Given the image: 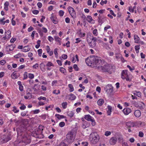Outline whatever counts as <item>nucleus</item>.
<instances>
[{
  "mask_svg": "<svg viewBox=\"0 0 146 146\" xmlns=\"http://www.w3.org/2000/svg\"><path fill=\"white\" fill-rule=\"evenodd\" d=\"M86 64L88 65H91V64H95L97 67L99 65H102V60L95 58L94 57H88L85 59Z\"/></svg>",
  "mask_w": 146,
  "mask_h": 146,
  "instance_id": "f257e3e1",
  "label": "nucleus"
},
{
  "mask_svg": "<svg viewBox=\"0 0 146 146\" xmlns=\"http://www.w3.org/2000/svg\"><path fill=\"white\" fill-rule=\"evenodd\" d=\"M100 139L99 135L97 133L93 132L90 135L89 139L90 142L94 144H96Z\"/></svg>",
  "mask_w": 146,
  "mask_h": 146,
  "instance_id": "f03ea898",
  "label": "nucleus"
},
{
  "mask_svg": "<svg viewBox=\"0 0 146 146\" xmlns=\"http://www.w3.org/2000/svg\"><path fill=\"white\" fill-rule=\"evenodd\" d=\"M76 132L74 130L69 131L66 135V139L69 143H72L76 136Z\"/></svg>",
  "mask_w": 146,
  "mask_h": 146,
  "instance_id": "7ed1b4c3",
  "label": "nucleus"
},
{
  "mask_svg": "<svg viewBox=\"0 0 146 146\" xmlns=\"http://www.w3.org/2000/svg\"><path fill=\"white\" fill-rule=\"evenodd\" d=\"M102 65H99L98 66L97 68L99 71H102L103 72H108L112 68V67L109 64L104 65V66H102L104 63V61L102 60Z\"/></svg>",
  "mask_w": 146,
  "mask_h": 146,
  "instance_id": "20e7f679",
  "label": "nucleus"
},
{
  "mask_svg": "<svg viewBox=\"0 0 146 146\" xmlns=\"http://www.w3.org/2000/svg\"><path fill=\"white\" fill-rule=\"evenodd\" d=\"M121 77L123 80H125L127 81H130L131 80V79L128 74V70H126L122 71L121 74Z\"/></svg>",
  "mask_w": 146,
  "mask_h": 146,
  "instance_id": "39448f33",
  "label": "nucleus"
},
{
  "mask_svg": "<svg viewBox=\"0 0 146 146\" xmlns=\"http://www.w3.org/2000/svg\"><path fill=\"white\" fill-rule=\"evenodd\" d=\"M84 118L87 121H90L92 122V125L93 126H94L96 125V122L94 118L91 116L90 115H86L84 116Z\"/></svg>",
  "mask_w": 146,
  "mask_h": 146,
  "instance_id": "423d86ee",
  "label": "nucleus"
},
{
  "mask_svg": "<svg viewBox=\"0 0 146 146\" xmlns=\"http://www.w3.org/2000/svg\"><path fill=\"white\" fill-rule=\"evenodd\" d=\"M68 11L70 15L73 18L76 17V12L73 8L69 7L68 8Z\"/></svg>",
  "mask_w": 146,
  "mask_h": 146,
  "instance_id": "0eeeda50",
  "label": "nucleus"
},
{
  "mask_svg": "<svg viewBox=\"0 0 146 146\" xmlns=\"http://www.w3.org/2000/svg\"><path fill=\"white\" fill-rule=\"evenodd\" d=\"M11 139V138L9 135H3V138L1 139V141L2 143H6L10 140Z\"/></svg>",
  "mask_w": 146,
  "mask_h": 146,
  "instance_id": "6e6552de",
  "label": "nucleus"
},
{
  "mask_svg": "<svg viewBox=\"0 0 146 146\" xmlns=\"http://www.w3.org/2000/svg\"><path fill=\"white\" fill-rule=\"evenodd\" d=\"M47 32V29L44 27H42L41 29H38V32L41 36H42L43 35V32L46 33Z\"/></svg>",
  "mask_w": 146,
  "mask_h": 146,
  "instance_id": "1a4fd4ad",
  "label": "nucleus"
},
{
  "mask_svg": "<svg viewBox=\"0 0 146 146\" xmlns=\"http://www.w3.org/2000/svg\"><path fill=\"white\" fill-rule=\"evenodd\" d=\"M106 92L111 94L113 92V87L112 85L110 84H108L106 86Z\"/></svg>",
  "mask_w": 146,
  "mask_h": 146,
  "instance_id": "9d476101",
  "label": "nucleus"
},
{
  "mask_svg": "<svg viewBox=\"0 0 146 146\" xmlns=\"http://www.w3.org/2000/svg\"><path fill=\"white\" fill-rule=\"evenodd\" d=\"M117 141V139L115 137H113L110 140V144L111 145H114L116 143Z\"/></svg>",
  "mask_w": 146,
  "mask_h": 146,
  "instance_id": "9b49d317",
  "label": "nucleus"
},
{
  "mask_svg": "<svg viewBox=\"0 0 146 146\" xmlns=\"http://www.w3.org/2000/svg\"><path fill=\"white\" fill-rule=\"evenodd\" d=\"M98 17V22L99 23H101V24H102L103 23L105 20H106V17L103 15H99V16Z\"/></svg>",
  "mask_w": 146,
  "mask_h": 146,
  "instance_id": "f8f14e48",
  "label": "nucleus"
},
{
  "mask_svg": "<svg viewBox=\"0 0 146 146\" xmlns=\"http://www.w3.org/2000/svg\"><path fill=\"white\" fill-rule=\"evenodd\" d=\"M19 89L21 92V94L22 96L25 94V91L23 90V87L22 85L21 82L19 81Z\"/></svg>",
  "mask_w": 146,
  "mask_h": 146,
  "instance_id": "ddd939ff",
  "label": "nucleus"
},
{
  "mask_svg": "<svg viewBox=\"0 0 146 146\" xmlns=\"http://www.w3.org/2000/svg\"><path fill=\"white\" fill-rule=\"evenodd\" d=\"M50 19L54 24H57L58 22V20L54 15H52L50 17Z\"/></svg>",
  "mask_w": 146,
  "mask_h": 146,
  "instance_id": "4468645a",
  "label": "nucleus"
},
{
  "mask_svg": "<svg viewBox=\"0 0 146 146\" xmlns=\"http://www.w3.org/2000/svg\"><path fill=\"white\" fill-rule=\"evenodd\" d=\"M123 111L125 115H128L131 112V110L128 108H124Z\"/></svg>",
  "mask_w": 146,
  "mask_h": 146,
  "instance_id": "2eb2a0df",
  "label": "nucleus"
},
{
  "mask_svg": "<svg viewBox=\"0 0 146 146\" xmlns=\"http://www.w3.org/2000/svg\"><path fill=\"white\" fill-rule=\"evenodd\" d=\"M126 125L128 128L131 127H133L136 126V122L129 121L126 123Z\"/></svg>",
  "mask_w": 146,
  "mask_h": 146,
  "instance_id": "dca6fc26",
  "label": "nucleus"
},
{
  "mask_svg": "<svg viewBox=\"0 0 146 146\" xmlns=\"http://www.w3.org/2000/svg\"><path fill=\"white\" fill-rule=\"evenodd\" d=\"M134 114L135 117H139L141 115V113L139 110H136L134 111Z\"/></svg>",
  "mask_w": 146,
  "mask_h": 146,
  "instance_id": "f3484780",
  "label": "nucleus"
},
{
  "mask_svg": "<svg viewBox=\"0 0 146 146\" xmlns=\"http://www.w3.org/2000/svg\"><path fill=\"white\" fill-rule=\"evenodd\" d=\"M54 39L55 41L58 43L59 45H60L61 44V39L58 36H55Z\"/></svg>",
  "mask_w": 146,
  "mask_h": 146,
  "instance_id": "a211bd4d",
  "label": "nucleus"
},
{
  "mask_svg": "<svg viewBox=\"0 0 146 146\" xmlns=\"http://www.w3.org/2000/svg\"><path fill=\"white\" fill-rule=\"evenodd\" d=\"M87 21L89 23H94L95 22L92 19L90 16L89 15L87 17Z\"/></svg>",
  "mask_w": 146,
  "mask_h": 146,
  "instance_id": "6ab92c4d",
  "label": "nucleus"
},
{
  "mask_svg": "<svg viewBox=\"0 0 146 146\" xmlns=\"http://www.w3.org/2000/svg\"><path fill=\"white\" fill-rule=\"evenodd\" d=\"M133 94L134 95H136L139 98H141V93L140 92L137 91H135L133 92Z\"/></svg>",
  "mask_w": 146,
  "mask_h": 146,
  "instance_id": "aec40b11",
  "label": "nucleus"
},
{
  "mask_svg": "<svg viewBox=\"0 0 146 146\" xmlns=\"http://www.w3.org/2000/svg\"><path fill=\"white\" fill-rule=\"evenodd\" d=\"M134 42L137 43H138L140 40L139 37L136 34L134 35Z\"/></svg>",
  "mask_w": 146,
  "mask_h": 146,
  "instance_id": "412c9836",
  "label": "nucleus"
},
{
  "mask_svg": "<svg viewBox=\"0 0 146 146\" xmlns=\"http://www.w3.org/2000/svg\"><path fill=\"white\" fill-rule=\"evenodd\" d=\"M11 31L9 30L5 32V36L6 37V38L9 39L11 37Z\"/></svg>",
  "mask_w": 146,
  "mask_h": 146,
  "instance_id": "4be33fe9",
  "label": "nucleus"
},
{
  "mask_svg": "<svg viewBox=\"0 0 146 146\" xmlns=\"http://www.w3.org/2000/svg\"><path fill=\"white\" fill-rule=\"evenodd\" d=\"M33 89L35 91H38L40 90V86L38 85V84H35Z\"/></svg>",
  "mask_w": 146,
  "mask_h": 146,
  "instance_id": "5701e85b",
  "label": "nucleus"
},
{
  "mask_svg": "<svg viewBox=\"0 0 146 146\" xmlns=\"http://www.w3.org/2000/svg\"><path fill=\"white\" fill-rule=\"evenodd\" d=\"M55 116L59 120L66 118V116L64 115H60L59 114H56L55 115Z\"/></svg>",
  "mask_w": 146,
  "mask_h": 146,
  "instance_id": "b1692460",
  "label": "nucleus"
},
{
  "mask_svg": "<svg viewBox=\"0 0 146 146\" xmlns=\"http://www.w3.org/2000/svg\"><path fill=\"white\" fill-rule=\"evenodd\" d=\"M88 127V122L85 121H83L82 124V127L83 129H85Z\"/></svg>",
  "mask_w": 146,
  "mask_h": 146,
  "instance_id": "393cba45",
  "label": "nucleus"
},
{
  "mask_svg": "<svg viewBox=\"0 0 146 146\" xmlns=\"http://www.w3.org/2000/svg\"><path fill=\"white\" fill-rule=\"evenodd\" d=\"M108 110L107 111V113L108 115H111L112 110V108L111 106H108L107 107Z\"/></svg>",
  "mask_w": 146,
  "mask_h": 146,
  "instance_id": "a878e982",
  "label": "nucleus"
},
{
  "mask_svg": "<svg viewBox=\"0 0 146 146\" xmlns=\"http://www.w3.org/2000/svg\"><path fill=\"white\" fill-rule=\"evenodd\" d=\"M45 65L43 63H41L40 65V68L42 72H44L45 71Z\"/></svg>",
  "mask_w": 146,
  "mask_h": 146,
  "instance_id": "bb28decb",
  "label": "nucleus"
},
{
  "mask_svg": "<svg viewBox=\"0 0 146 146\" xmlns=\"http://www.w3.org/2000/svg\"><path fill=\"white\" fill-rule=\"evenodd\" d=\"M115 58L118 60L119 59H123V58L122 56L121 55L119 54H115Z\"/></svg>",
  "mask_w": 146,
  "mask_h": 146,
  "instance_id": "cd10ccee",
  "label": "nucleus"
},
{
  "mask_svg": "<svg viewBox=\"0 0 146 146\" xmlns=\"http://www.w3.org/2000/svg\"><path fill=\"white\" fill-rule=\"evenodd\" d=\"M104 100L103 99H100L98 101L97 103L99 106H101L104 104Z\"/></svg>",
  "mask_w": 146,
  "mask_h": 146,
  "instance_id": "c85d7f7f",
  "label": "nucleus"
},
{
  "mask_svg": "<svg viewBox=\"0 0 146 146\" xmlns=\"http://www.w3.org/2000/svg\"><path fill=\"white\" fill-rule=\"evenodd\" d=\"M17 72L15 71L13 72V74L11 75V77L13 79H15L17 78Z\"/></svg>",
  "mask_w": 146,
  "mask_h": 146,
  "instance_id": "c756f323",
  "label": "nucleus"
},
{
  "mask_svg": "<svg viewBox=\"0 0 146 146\" xmlns=\"http://www.w3.org/2000/svg\"><path fill=\"white\" fill-rule=\"evenodd\" d=\"M70 97L69 98V99L71 100H75L76 98V97L74 94H70L69 95Z\"/></svg>",
  "mask_w": 146,
  "mask_h": 146,
  "instance_id": "7c9ffc66",
  "label": "nucleus"
},
{
  "mask_svg": "<svg viewBox=\"0 0 146 146\" xmlns=\"http://www.w3.org/2000/svg\"><path fill=\"white\" fill-rule=\"evenodd\" d=\"M32 94L28 92L27 93V95L24 96V98L26 99H30L31 98Z\"/></svg>",
  "mask_w": 146,
  "mask_h": 146,
  "instance_id": "2f4dec72",
  "label": "nucleus"
},
{
  "mask_svg": "<svg viewBox=\"0 0 146 146\" xmlns=\"http://www.w3.org/2000/svg\"><path fill=\"white\" fill-rule=\"evenodd\" d=\"M78 32L79 33V36L80 38H83L85 36L86 34L82 32L81 29L79 30Z\"/></svg>",
  "mask_w": 146,
  "mask_h": 146,
  "instance_id": "473e14b6",
  "label": "nucleus"
},
{
  "mask_svg": "<svg viewBox=\"0 0 146 146\" xmlns=\"http://www.w3.org/2000/svg\"><path fill=\"white\" fill-rule=\"evenodd\" d=\"M31 48L29 47V46L27 45L26 46H25L24 47L23 52H27L29 51L30 50Z\"/></svg>",
  "mask_w": 146,
  "mask_h": 146,
  "instance_id": "72a5a7b5",
  "label": "nucleus"
},
{
  "mask_svg": "<svg viewBox=\"0 0 146 146\" xmlns=\"http://www.w3.org/2000/svg\"><path fill=\"white\" fill-rule=\"evenodd\" d=\"M68 86L70 88L69 91L70 92H72L74 91V87L71 84H69Z\"/></svg>",
  "mask_w": 146,
  "mask_h": 146,
  "instance_id": "f704fd0d",
  "label": "nucleus"
},
{
  "mask_svg": "<svg viewBox=\"0 0 146 146\" xmlns=\"http://www.w3.org/2000/svg\"><path fill=\"white\" fill-rule=\"evenodd\" d=\"M60 91L59 90H57L55 89L53 90L52 92V93L54 94H55L56 95H57L60 94Z\"/></svg>",
  "mask_w": 146,
  "mask_h": 146,
  "instance_id": "c9c22d12",
  "label": "nucleus"
},
{
  "mask_svg": "<svg viewBox=\"0 0 146 146\" xmlns=\"http://www.w3.org/2000/svg\"><path fill=\"white\" fill-rule=\"evenodd\" d=\"M23 125H24L23 127H26L27 126V125L28 124V122L27 119H24L22 121Z\"/></svg>",
  "mask_w": 146,
  "mask_h": 146,
  "instance_id": "e433bc0d",
  "label": "nucleus"
},
{
  "mask_svg": "<svg viewBox=\"0 0 146 146\" xmlns=\"http://www.w3.org/2000/svg\"><path fill=\"white\" fill-rule=\"evenodd\" d=\"M7 49H9V51H12L14 49V47L13 45H8L7 47Z\"/></svg>",
  "mask_w": 146,
  "mask_h": 146,
  "instance_id": "4c0bfd02",
  "label": "nucleus"
},
{
  "mask_svg": "<svg viewBox=\"0 0 146 146\" xmlns=\"http://www.w3.org/2000/svg\"><path fill=\"white\" fill-rule=\"evenodd\" d=\"M46 66L47 67H50V66H54V64L51 62L48 61L46 65Z\"/></svg>",
  "mask_w": 146,
  "mask_h": 146,
  "instance_id": "58836bf2",
  "label": "nucleus"
},
{
  "mask_svg": "<svg viewBox=\"0 0 146 146\" xmlns=\"http://www.w3.org/2000/svg\"><path fill=\"white\" fill-rule=\"evenodd\" d=\"M74 115V112L72 111L69 112L68 114V115L70 117H73Z\"/></svg>",
  "mask_w": 146,
  "mask_h": 146,
  "instance_id": "ea45409f",
  "label": "nucleus"
},
{
  "mask_svg": "<svg viewBox=\"0 0 146 146\" xmlns=\"http://www.w3.org/2000/svg\"><path fill=\"white\" fill-rule=\"evenodd\" d=\"M62 106L64 109H65L67 108V103L66 102H63L62 104Z\"/></svg>",
  "mask_w": 146,
  "mask_h": 146,
  "instance_id": "a19ab883",
  "label": "nucleus"
},
{
  "mask_svg": "<svg viewBox=\"0 0 146 146\" xmlns=\"http://www.w3.org/2000/svg\"><path fill=\"white\" fill-rule=\"evenodd\" d=\"M60 71L62 73L64 74L66 72V69L62 67H60Z\"/></svg>",
  "mask_w": 146,
  "mask_h": 146,
  "instance_id": "79ce46f5",
  "label": "nucleus"
},
{
  "mask_svg": "<svg viewBox=\"0 0 146 146\" xmlns=\"http://www.w3.org/2000/svg\"><path fill=\"white\" fill-rule=\"evenodd\" d=\"M58 50V49L57 48H56L54 50V54L56 55V57L58 58V53L57 52V51Z\"/></svg>",
  "mask_w": 146,
  "mask_h": 146,
  "instance_id": "37998d69",
  "label": "nucleus"
},
{
  "mask_svg": "<svg viewBox=\"0 0 146 146\" xmlns=\"http://www.w3.org/2000/svg\"><path fill=\"white\" fill-rule=\"evenodd\" d=\"M93 33L94 36H97L98 35L97 30L96 29H94L93 31Z\"/></svg>",
  "mask_w": 146,
  "mask_h": 146,
  "instance_id": "c03bdc74",
  "label": "nucleus"
},
{
  "mask_svg": "<svg viewBox=\"0 0 146 146\" xmlns=\"http://www.w3.org/2000/svg\"><path fill=\"white\" fill-rule=\"evenodd\" d=\"M73 68L76 71H78L79 70V68L78 67L77 65L76 64H74V65Z\"/></svg>",
  "mask_w": 146,
  "mask_h": 146,
  "instance_id": "a18cd8bd",
  "label": "nucleus"
},
{
  "mask_svg": "<svg viewBox=\"0 0 146 146\" xmlns=\"http://www.w3.org/2000/svg\"><path fill=\"white\" fill-rule=\"evenodd\" d=\"M111 132L110 131H105L104 135L106 136H108L111 135Z\"/></svg>",
  "mask_w": 146,
  "mask_h": 146,
  "instance_id": "49530a36",
  "label": "nucleus"
},
{
  "mask_svg": "<svg viewBox=\"0 0 146 146\" xmlns=\"http://www.w3.org/2000/svg\"><path fill=\"white\" fill-rule=\"evenodd\" d=\"M46 97H42V96H40L38 98V100L39 101H40L42 100H46Z\"/></svg>",
  "mask_w": 146,
  "mask_h": 146,
  "instance_id": "de8ad7c7",
  "label": "nucleus"
},
{
  "mask_svg": "<svg viewBox=\"0 0 146 146\" xmlns=\"http://www.w3.org/2000/svg\"><path fill=\"white\" fill-rule=\"evenodd\" d=\"M28 77L31 79H32L34 78V75L31 73H29L28 74Z\"/></svg>",
  "mask_w": 146,
  "mask_h": 146,
  "instance_id": "09e8293b",
  "label": "nucleus"
},
{
  "mask_svg": "<svg viewBox=\"0 0 146 146\" xmlns=\"http://www.w3.org/2000/svg\"><path fill=\"white\" fill-rule=\"evenodd\" d=\"M28 78L27 73V72H25L23 74V80H26Z\"/></svg>",
  "mask_w": 146,
  "mask_h": 146,
  "instance_id": "8fccbe9b",
  "label": "nucleus"
},
{
  "mask_svg": "<svg viewBox=\"0 0 146 146\" xmlns=\"http://www.w3.org/2000/svg\"><path fill=\"white\" fill-rule=\"evenodd\" d=\"M91 42H93L94 44H96V40L97 39L96 37H94L93 36H92V38L91 39Z\"/></svg>",
  "mask_w": 146,
  "mask_h": 146,
  "instance_id": "3c124183",
  "label": "nucleus"
},
{
  "mask_svg": "<svg viewBox=\"0 0 146 146\" xmlns=\"http://www.w3.org/2000/svg\"><path fill=\"white\" fill-rule=\"evenodd\" d=\"M28 112V111H23L21 113V115L22 116H24L26 115Z\"/></svg>",
  "mask_w": 146,
  "mask_h": 146,
  "instance_id": "603ef678",
  "label": "nucleus"
},
{
  "mask_svg": "<svg viewBox=\"0 0 146 146\" xmlns=\"http://www.w3.org/2000/svg\"><path fill=\"white\" fill-rule=\"evenodd\" d=\"M64 13V11L62 10H60L59 12V15L60 17L63 16Z\"/></svg>",
  "mask_w": 146,
  "mask_h": 146,
  "instance_id": "864d4df0",
  "label": "nucleus"
},
{
  "mask_svg": "<svg viewBox=\"0 0 146 146\" xmlns=\"http://www.w3.org/2000/svg\"><path fill=\"white\" fill-rule=\"evenodd\" d=\"M38 55L39 56H41L42 55V50L41 49H39L38 50Z\"/></svg>",
  "mask_w": 146,
  "mask_h": 146,
  "instance_id": "5fc2aeb1",
  "label": "nucleus"
},
{
  "mask_svg": "<svg viewBox=\"0 0 146 146\" xmlns=\"http://www.w3.org/2000/svg\"><path fill=\"white\" fill-rule=\"evenodd\" d=\"M20 109L21 110H23L25 109L26 106L24 104H22V106L19 107Z\"/></svg>",
  "mask_w": 146,
  "mask_h": 146,
  "instance_id": "6e6d98bb",
  "label": "nucleus"
},
{
  "mask_svg": "<svg viewBox=\"0 0 146 146\" xmlns=\"http://www.w3.org/2000/svg\"><path fill=\"white\" fill-rule=\"evenodd\" d=\"M59 125L60 127H63L65 125V123L64 122H61L59 123Z\"/></svg>",
  "mask_w": 146,
  "mask_h": 146,
  "instance_id": "4d7b16f0",
  "label": "nucleus"
},
{
  "mask_svg": "<svg viewBox=\"0 0 146 146\" xmlns=\"http://www.w3.org/2000/svg\"><path fill=\"white\" fill-rule=\"evenodd\" d=\"M33 112L34 114H38L40 112V110L39 109L33 111Z\"/></svg>",
  "mask_w": 146,
  "mask_h": 146,
  "instance_id": "13d9d810",
  "label": "nucleus"
},
{
  "mask_svg": "<svg viewBox=\"0 0 146 146\" xmlns=\"http://www.w3.org/2000/svg\"><path fill=\"white\" fill-rule=\"evenodd\" d=\"M48 39L50 42H52L54 40V38L50 36H49L48 37Z\"/></svg>",
  "mask_w": 146,
  "mask_h": 146,
  "instance_id": "bf43d9fd",
  "label": "nucleus"
},
{
  "mask_svg": "<svg viewBox=\"0 0 146 146\" xmlns=\"http://www.w3.org/2000/svg\"><path fill=\"white\" fill-rule=\"evenodd\" d=\"M111 28V26L110 25H108L105 27L104 28V30L105 32H107L108 29H110Z\"/></svg>",
  "mask_w": 146,
  "mask_h": 146,
  "instance_id": "052dcab7",
  "label": "nucleus"
},
{
  "mask_svg": "<svg viewBox=\"0 0 146 146\" xmlns=\"http://www.w3.org/2000/svg\"><path fill=\"white\" fill-rule=\"evenodd\" d=\"M107 0H105L104 1H103V0L101 1V2H100V4L103 5H104V4H106L107 3Z\"/></svg>",
  "mask_w": 146,
  "mask_h": 146,
  "instance_id": "680f3d73",
  "label": "nucleus"
},
{
  "mask_svg": "<svg viewBox=\"0 0 146 146\" xmlns=\"http://www.w3.org/2000/svg\"><path fill=\"white\" fill-rule=\"evenodd\" d=\"M139 136L140 137H142L144 136L143 133L141 131H139Z\"/></svg>",
  "mask_w": 146,
  "mask_h": 146,
  "instance_id": "e2e57ef3",
  "label": "nucleus"
},
{
  "mask_svg": "<svg viewBox=\"0 0 146 146\" xmlns=\"http://www.w3.org/2000/svg\"><path fill=\"white\" fill-rule=\"evenodd\" d=\"M75 40L76 41L75 42V43L76 44H77L81 41L80 38H76Z\"/></svg>",
  "mask_w": 146,
  "mask_h": 146,
  "instance_id": "0e129e2a",
  "label": "nucleus"
},
{
  "mask_svg": "<svg viewBox=\"0 0 146 146\" xmlns=\"http://www.w3.org/2000/svg\"><path fill=\"white\" fill-rule=\"evenodd\" d=\"M129 10L131 13H133L134 12V10L131 6H130L129 7Z\"/></svg>",
  "mask_w": 146,
  "mask_h": 146,
  "instance_id": "69168bd1",
  "label": "nucleus"
},
{
  "mask_svg": "<svg viewBox=\"0 0 146 146\" xmlns=\"http://www.w3.org/2000/svg\"><path fill=\"white\" fill-rule=\"evenodd\" d=\"M59 146H68L64 142H61L60 143Z\"/></svg>",
  "mask_w": 146,
  "mask_h": 146,
  "instance_id": "338daca9",
  "label": "nucleus"
},
{
  "mask_svg": "<svg viewBox=\"0 0 146 146\" xmlns=\"http://www.w3.org/2000/svg\"><path fill=\"white\" fill-rule=\"evenodd\" d=\"M143 93L144 96L146 98V88H144L143 90Z\"/></svg>",
  "mask_w": 146,
  "mask_h": 146,
  "instance_id": "774afa93",
  "label": "nucleus"
}]
</instances>
